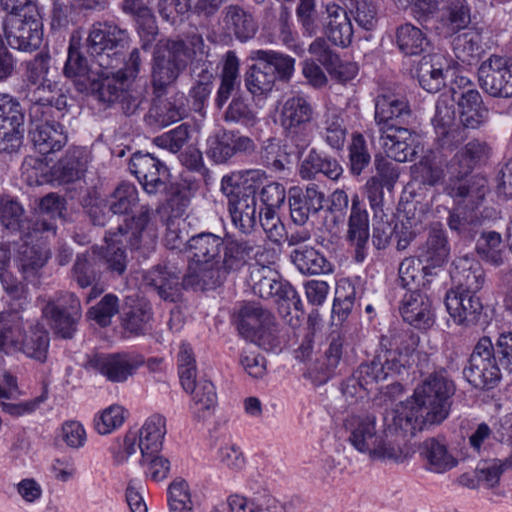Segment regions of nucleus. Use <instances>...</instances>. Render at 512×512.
<instances>
[{
    "label": "nucleus",
    "instance_id": "1",
    "mask_svg": "<svg viewBox=\"0 0 512 512\" xmlns=\"http://www.w3.org/2000/svg\"><path fill=\"white\" fill-rule=\"evenodd\" d=\"M190 259L183 277L185 286L215 288L232 272L241 270L251 259L260 261L264 247L253 239L212 232L189 237Z\"/></svg>",
    "mask_w": 512,
    "mask_h": 512
},
{
    "label": "nucleus",
    "instance_id": "2",
    "mask_svg": "<svg viewBox=\"0 0 512 512\" xmlns=\"http://www.w3.org/2000/svg\"><path fill=\"white\" fill-rule=\"evenodd\" d=\"M455 391L456 385L445 369L432 372L415 388L412 400L393 411L388 431L405 438L442 423L450 413Z\"/></svg>",
    "mask_w": 512,
    "mask_h": 512
},
{
    "label": "nucleus",
    "instance_id": "3",
    "mask_svg": "<svg viewBox=\"0 0 512 512\" xmlns=\"http://www.w3.org/2000/svg\"><path fill=\"white\" fill-rule=\"evenodd\" d=\"M490 148L478 139L469 141L456 152L447 164L448 180L444 192L458 204L469 209L477 208L488 192L486 178L475 175L467 178L473 169L489 156Z\"/></svg>",
    "mask_w": 512,
    "mask_h": 512
},
{
    "label": "nucleus",
    "instance_id": "4",
    "mask_svg": "<svg viewBox=\"0 0 512 512\" xmlns=\"http://www.w3.org/2000/svg\"><path fill=\"white\" fill-rule=\"evenodd\" d=\"M348 443L371 460L404 462L408 450L399 440H389L388 434L377 428L374 414H351L344 420Z\"/></svg>",
    "mask_w": 512,
    "mask_h": 512
},
{
    "label": "nucleus",
    "instance_id": "5",
    "mask_svg": "<svg viewBox=\"0 0 512 512\" xmlns=\"http://www.w3.org/2000/svg\"><path fill=\"white\" fill-rule=\"evenodd\" d=\"M265 178L260 169H249L225 175L222 191L229 196L228 210L232 223L241 232L250 233L258 222L257 189Z\"/></svg>",
    "mask_w": 512,
    "mask_h": 512
},
{
    "label": "nucleus",
    "instance_id": "6",
    "mask_svg": "<svg viewBox=\"0 0 512 512\" xmlns=\"http://www.w3.org/2000/svg\"><path fill=\"white\" fill-rule=\"evenodd\" d=\"M18 303L11 304L12 309L0 313V351L10 353L16 350L22 351L30 358L43 362L46 359L49 346L48 333L36 325L30 327L29 334H24V318L16 309L28 304L25 291L19 298L10 296Z\"/></svg>",
    "mask_w": 512,
    "mask_h": 512
},
{
    "label": "nucleus",
    "instance_id": "7",
    "mask_svg": "<svg viewBox=\"0 0 512 512\" xmlns=\"http://www.w3.org/2000/svg\"><path fill=\"white\" fill-rule=\"evenodd\" d=\"M190 50L181 39L159 41L151 61V85L155 97H162L187 68Z\"/></svg>",
    "mask_w": 512,
    "mask_h": 512
},
{
    "label": "nucleus",
    "instance_id": "8",
    "mask_svg": "<svg viewBox=\"0 0 512 512\" xmlns=\"http://www.w3.org/2000/svg\"><path fill=\"white\" fill-rule=\"evenodd\" d=\"M314 108L308 97L297 94L283 104L280 121L284 131L286 146L295 148L293 153L300 155L310 145L309 124L313 119Z\"/></svg>",
    "mask_w": 512,
    "mask_h": 512
},
{
    "label": "nucleus",
    "instance_id": "9",
    "mask_svg": "<svg viewBox=\"0 0 512 512\" xmlns=\"http://www.w3.org/2000/svg\"><path fill=\"white\" fill-rule=\"evenodd\" d=\"M502 371L491 339L480 338L463 369L464 378L476 389L489 390L500 382Z\"/></svg>",
    "mask_w": 512,
    "mask_h": 512
},
{
    "label": "nucleus",
    "instance_id": "10",
    "mask_svg": "<svg viewBox=\"0 0 512 512\" xmlns=\"http://www.w3.org/2000/svg\"><path fill=\"white\" fill-rule=\"evenodd\" d=\"M129 36L126 30L111 23H95L86 40L87 50L98 57V66L108 70L118 62V55L128 46Z\"/></svg>",
    "mask_w": 512,
    "mask_h": 512
},
{
    "label": "nucleus",
    "instance_id": "11",
    "mask_svg": "<svg viewBox=\"0 0 512 512\" xmlns=\"http://www.w3.org/2000/svg\"><path fill=\"white\" fill-rule=\"evenodd\" d=\"M237 328L241 336L265 350L279 345L274 316L256 304H247L240 309Z\"/></svg>",
    "mask_w": 512,
    "mask_h": 512
},
{
    "label": "nucleus",
    "instance_id": "12",
    "mask_svg": "<svg viewBox=\"0 0 512 512\" xmlns=\"http://www.w3.org/2000/svg\"><path fill=\"white\" fill-rule=\"evenodd\" d=\"M3 32L12 49L30 53L39 49L43 40V24L37 7L6 18Z\"/></svg>",
    "mask_w": 512,
    "mask_h": 512
},
{
    "label": "nucleus",
    "instance_id": "13",
    "mask_svg": "<svg viewBox=\"0 0 512 512\" xmlns=\"http://www.w3.org/2000/svg\"><path fill=\"white\" fill-rule=\"evenodd\" d=\"M250 282L255 295L263 299L273 298L277 303H285L287 308L293 307L302 311V301L295 288L270 267L258 263L250 268Z\"/></svg>",
    "mask_w": 512,
    "mask_h": 512
},
{
    "label": "nucleus",
    "instance_id": "14",
    "mask_svg": "<svg viewBox=\"0 0 512 512\" xmlns=\"http://www.w3.org/2000/svg\"><path fill=\"white\" fill-rule=\"evenodd\" d=\"M419 336L411 329L392 327L380 338L379 348L388 370L400 374L411 365Z\"/></svg>",
    "mask_w": 512,
    "mask_h": 512
},
{
    "label": "nucleus",
    "instance_id": "15",
    "mask_svg": "<svg viewBox=\"0 0 512 512\" xmlns=\"http://www.w3.org/2000/svg\"><path fill=\"white\" fill-rule=\"evenodd\" d=\"M42 314L57 336L72 339L82 317L81 302L74 293H61L46 303Z\"/></svg>",
    "mask_w": 512,
    "mask_h": 512
},
{
    "label": "nucleus",
    "instance_id": "16",
    "mask_svg": "<svg viewBox=\"0 0 512 512\" xmlns=\"http://www.w3.org/2000/svg\"><path fill=\"white\" fill-rule=\"evenodd\" d=\"M144 362V357L136 352L102 353L91 357L86 368L100 374L112 383H124L136 373Z\"/></svg>",
    "mask_w": 512,
    "mask_h": 512
},
{
    "label": "nucleus",
    "instance_id": "17",
    "mask_svg": "<svg viewBox=\"0 0 512 512\" xmlns=\"http://www.w3.org/2000/svg\"><path fill=\"white\" fill-rule=\"evenodd\" d=\"M129 170L147 194L156 195L167 189L168 169L154 154L135 152L129 161Z\"/></svg>",
    "mask_w": 512,
    "mask_h": 512
},
{
    "label": "nucleus",
    "instance_id": "18",
    "mask_svg": "<svg viewBox=\"0 0 512 512\" xmlns=\"http://www.w3.org/2000/svg\"><path fill=\"white\" fill-rule=\"evenodd\" d=\"M481 87L491 96L508 98L512 96V60L508 57L491 55L478 69Z\"/></svg>",
    "mask_w": 512,
    "mask_h": 512
},
{
    "label": "nucleus",
    "instance_id": "19",
    "mask_svg": "<svg viewBox=\"0 0 512 512\" xmlns=\"http://www.w3.org/2000/svg\"><path fill=\"white\" fill-rule=\"evenodd\" d=\"M26 98L31 103L29 109L31 119L41 120L51 116L53 108L60 112L67 107L66 91L56 81L27 88Z\"/></svg>",
    "mask_w": 512,
    "mask_h": 512
},
{
    "label": "nucleus",
    "instance_id": "20",
    "mask_svg": "<svg viewBox=\"0 0 512 512\" xmlns=\"http://www.w3.org/2000/svg\"><path fill=\"white\" fill-rule=\"evenodd\" d=\"M412 118L408 100L393 93L379 94L375 99V121L379 131L389 127H407Z\"/></svg>",
    "mask_w": 512,
    "mask_h": 512
},
{
    "label": "nucleus",
    "instance_id": "21",
    "mask_svg": "<svg viewBox=\"0 0 512 512\" xmlns=\"http://www.w3.org/2000/svg\"><path fill=\"white\" fill-rule=\"evenodd\" d=\"M325 194L315 183H309L305 189L292 187L288 202L292 221L299 226L305 225L311 216L323 209Z\"/></svg>",
    "mask_w": 512,
    "mask_h": 512
},
{
    "label": "nucleus",
    "instance_id": "22",
    "mask_svg": "<svg viewBox=\"0 0 512 512\" xmlns=\"http://www.w3.org/2000/svg\"><path fill=\"white\" fill-rule=\"evenodd\" d=\"M445 305L450 317L458 325L471 327L478 324L483 317V304L474 294L448 291Z\"/></svg>",
    "mask_w": 512,
    "mask_h": 512
},
{
    "label": "nucleus",
    "instance_id": "23",
    "mask_svg": "<svg viewBox=\"0 0 512 512\" xmlns=\"http://www.w3.org/2000/svg\"><path fill=\"white\" fill-rule=\"evenodd\" d=\"M325 14L322 27L327 39L335 46L348 47L352 42L354 31L346 8L334 2L328 3L325 6Z\"/></svg>",
    "mask_w": 512,
    "mask_h": 512
},
{
    "label": "nucleus",
    "instance_id": "24",
    "mask_svg": "<svg viewBox=\"0 0 512 512\" xmlns=\"http://www.w3.org/2000/svg\"><path fill=\"white\" fill-rule=\"evenodd\" d=\"M381 133L382 148L397 162L412 161L417 154L415 133L408 127H389Z\"/></svg>",
    "mask_w": 512,
    "mask_h": 512
},
{
    "label": "nucleus",
    "instance_id": "25",
    "mask_svg": "<svg viewBox=\"0 0 512 512\" xmlns=\"http://www.w3.org/2000/svg\"><path fill=\"white\" fill-rule=\"evenodd\" d=\"M48 117L41 120L31 119L29 131L35 149L43 155L59 151L67 143L63 126L55 121H49Z\"/></svg>",
    "mask_w": 512,
    "mask_h": 512
},
{
    "label": "nucleus",
    "instance_id": "26",
    "mask_svg": "<svg viewBox=\"0 0 512 512\" xmlns=\"http://www.w3.org/2000/svg\"><path fill=\"white\" fill-rule=\"evenodd\" d=\"M369 236L368 212L358 195H354L348 220L347 239L355 248V260L359 263L363 262L367 256Z\"/></svg>",
    "mask_w": 512,
    "mask_h": 512
},
{
    "label": "nucleus",
    "instance_id": "27",
    "mask_svg": "<svg viewBox=\"0 0 512 512\" xmlns=\"http://www.w3.org/2000/svg\"><path fill=\"white\" fill-rule=\"evenodd\" d=\"M405 322L418 329H428L434 322L432 302L419 290H411L403 296L399 307Z\"/></svg>",
    "mask_w": 512,
    "mask_h": 512
},
{
    "label": "nucleus",
    "instance_id": "28",
    "mask_svg": "<svg viewBox=\"0 0 512 512\" xmlns=\"http://www.w3.org/2000/svg\"><path fill=\"white\" fill-rule=\"evenodd\" d=\"M122 236H124L123 226H118L115 231L110 230L105 236L107 243L105 247L93 248V254H96L99 264L116 277L122 276L128 265L126 251L118 245L121 241L119 237Z\"/></svg>",
    "mask_w": 512,
    "mask_h": 512
},
{
    "label": "nucleus",
    "instance_id": "29",
    "mask_svg": "<svg viewBox=\"0 0 512 512\" xmlns=\"http://www.w3.org/2000/svg\"><path fill=\"white\" fill-rule=\"evenodd\" d=\"M450 275L455 288L449 291L477 295L485 283V273L482 267L469 257L455 260Z\"/></svg>",
    "mask_w": 512,
    "mask_h": 512
},
{
    "label": "nucleus",
    "instance_id": "30",
    "mask_svg": "<svg viewBox=\"0 0 512 512\" xmlns=\"http://www.w3.org/2000/svg\"><path fill=\"white\" fill-rule=\"evenodd\" d=\"M151 212L148 205L141 206L139 214L132 217L125 228L123 227L124 231L130 230L129 244L132 249L144 248L151 251L155 248L158 233L156 225L151 222Z\"/></svg>",
    "mask_w": 512,
    "mask_h": 512
},
{
    "label": "nucleus",
    "instance_id": "31",
    "mask_svg": "<svg viewBox=\"0 0 512 512\" xmlns=\"http://www.w3.org/2000/svg\"><path fill=\"white\" fill-rule=\"evenodd\" d=\"M89 162V155L82 147H71L53 166L51 174L59 184H69L80 180Z\"/></svg>",
    "mask_w": 512,
    "mask_h": 512
},
{
    "label": "nucleus",
    "instance_id": "32",
    "mask_svg": "<svg viewBox=\"0 0 512 512\" xmlns=\"http://www.w3.org/2000/svg\"><path fill=\"white\" fill-rule=\"evenodd\" d=\"M450 253L445 231L441 224L431 225L428 237L423 246L419 248L418 262L423 263V270L442 266Z\"/></svg>",
    "mask_w": 512,
    "mask_h": 512
},
{
    "label": "nucleus",
    "instance_id": "33",
    "mask_svg": "<svg viewBox=\"0 0 512 512\" xmlns=\"http://www.w3.org/2000/svg\"><path fill=\"white\" fill-rule=\"evenodd\" d=\"M0 224L8 234L30 237L34 229L23 206L9 195L0 196Z\"/></svg>",
    "mask_w": 512,
    "mask_h": 512
},
{
    "label": "nucleus",
    "instance_id": "34",
    "mask_svg": "<svg viewBox=\"0 0 512 512\" xmlns=\"http://www.w3.org/2000/svg\"><path fill=\"white\" fill-rule=\"evenodd\" d=\"M342 173L343 169L334 157L314 148L309 151L299 166V176L307 181L316 179L319 174L331 180H337Z\"/></svg>",
    "mask_w": 512,
    "mask_h": 512
},
{
    "label": "nucleus",
    "instance_id": "35",
    "mask_svg": "<svg viewBox=\"0 0 512 512\" xmlns=\"http://www.w3.org/2000/svg\"><path fill=\"white\" fill-rule=\"evenodd\" d=\"M40 229L31 230L30 237H19L23 244L18 249L20 267L24 273L33 274L41 269L51 256V251L43 241L37 240Z\"/></svg>",
    "mask_w": 512,
    "mask_h": 512
},
{
    "label": "nucleus",
    "instance_id": "36",
    "mask_svg": "<svg viewBox=\"0 0 512 512\" xmlns=\"http://www.w3.org/2000/svg\"><path fill=\"white\" fill-rule=\"evenodd\" d=\"M192 397V409L195 418L204 420L210 417L217 405V393L214 384L205 378L191 379L188 386H182Z\"/></svg>",
    "mask_w": 512,
    "mask_h": 512
},
{
    "label": "nucleus",
    "instance_id": "37",
    "mask_svg": "<svg viewBox=\"0 0 512 512\" xmlns=\"http://www.w3.org/2000/svg\"><path fill=\"white\" fill-rule=\"evenodd\" d=\"M424 468L432 473H445L458 465V460L448 451L447 445L438 438L426 439L420 447Z\"/></svg>",
    "mask_w": 512,
    "mask_h": 512
},
{
    "label": "nucleus",
    "instance_id": "38",
    "mask_svg": "<svg viewBox=\"0 0 512 512\" xmlns=\"http://www.w3.org/2000/svg\"><path fill=\"white\" fill-rule=\"evenodd\" d=\"M276 22L267 35L270 44H281L296 54L303 52L302 46L297 42V32L293 28L291 11L284 5L272 8Z\"/></svg>",
    "mask_w": 512,
    "mask_h": 512
},
{
    "label": "nucleus",
    "instance_id": "39",
    "mask_svg": "<svg viewBox=\"0 0 512 512\" xmlns=\"http://www.w3.org/2000/svg\"><path fill=\"white\" fill-rule=\"evenodd\" d=\"M457 98L459 117L462 126L476 129L485 121L487 110L483 106L480 93L472 88L458 93L453 89V97Z\"/></svg>",
    "mask_w": 512,
    "mask_h": 512
},
{
    "label": "nucleus",
    "instance_id": "40",
    "mask_svg": "<svg viewBox=\"0 0 512 512\" xmlns=\"http://www.w3.org/2000/svg\"><path fill=\"white\" fill-rule=\"evenodd\" d=\"M445 59L438 54L423 56L416 67L419 85L429 93H437L445 86Z\"/></svg>",
    "mask_w": 512,
    "mask_h": 512
},
{
    "label": "nucleus",
    "instance_id": "41",
    "mask_svg": "<svg viewBox=\"0 0 512 512\" xmlns=\"http://www.w3.org/2000/svg\"><path fill=\"white\" fill-rule=\"evenodd\" d=\"M440 34L450 37L467 28L471 22L470 8L466 0H443L440 15Z\"/></svg>",
    "mask_w": 512,
    "mask_h": 512
},
{
    "label": "nucleus",
    "instance_id": "42",
    "mask_svg": "<svg viewBox=\"0 0 512 512\" xmlns=\"http://www.w3.org/2000/svg\"><path fill=\"white\" fill-rule=\"evenodd\" d=\"M63 72L67 78L73 80L78 91L83 93L91 87V81H94L99 71L88 64V60L76 47L70 45Z\"/></svg>",
    "mask_w": 512,
    "mask_h": 512
},
{
    "label": "nucleus",
    "instance_id": "43",
    "mask_svg": "<svg viewBox=\"0 0 512 512\" xmlns=\"http://www.w3.org/2000/svg\"><path fill=\"white\" fill-rule=\"evenodd\" d=\"M185 113L184 94L177 92L166 99L156 97V102L150 109L148 118L150 123L166 127L181 120Z\"/></svg>",
    "mask_w": 512,
    "mask_h": 512
},
{
    "label": "nucleus",
    "instance_id": "44",
    "mask_svg": "<svg viewBox=\"0 0 512 512\" xmlns=\"http://www.w3.org/2000/svg\"><path fill=\"white\" fill-rule=\"evenodd\" d=\"M138 433V447L143 457L159 453L166 435V419L162 415L150 416Z\"/></svg>",
    "mask_w": 512,
    "mask_h": 512
},
{
    "label": "nucleus",
    "instance_id": "45",
    "mask_svg": "<svg viewBox=\"0 0 512 512\" xmlns=\"http://www.w3.org/2000/svg\"><path fill=\"white\" fill-rule=\"evenodd\" d=\"M99 261L96 254H79L76 257L75 263L72 268V278L81 288L92 286V290L88 296V300L95 298L102 292V289L97 290L95 284L100 279Z\"/></svg>",
    "mask_w": 512,
    "mask_h": 512
},
{
    "label": "nucleus",
    "instance_id": "46",
    "mask_svg": "<svg viewBox=\"0 0 512 512\" xmlns=\"http://www.w3.org/2000/svg\"><path fill=\"white\" fill-rule=\"evenodd\" d=\"M292 263L304 275H320L332 272V264L318 250L300 246L290 254Z\"/></svg>",
    "mask_w": 512,
    "mask_h": 512
},
{
    "label": "nucleus",
    "instance_id": "47",
    "mask_svg": "<svg viewBox=\"0 0 512 512\" xmlns=\"http://www.w3.org/2000/svg\"><path fill=\"white\" fill-rule=\"evenodd\" d=\"M144 282L164 301L176 302L181 295V282L170 277L162 265H156L144 275Z\"/></svg>",
    "mask_w": 512,
    "mask_h": 512
},
{
    "label": "nucleus",
    "instance_id": "48",
    "mask_svg": "<svg viewBox=\"0 0 512 512\" xmlns=\"http://www.w3.org/2000/svg\"><path fill=\"white\" fill-rule=\"evenodd\" d=\"M318 129L320 137L329 147L335 150L344 147L347 127L341 113L336 110L326 111Z\"/></svg>",
    "mask_w": 512,
    "mask_h": 512
},
{
    "label": "nucleus",
    "instance_id": "49",
    "mask_svg": "<svg viewBox=\"0 0 512 512\" xmlns=\"http://www.w3.org/2000/svg\"><path fill=\"white\" fill-rule=\"evenodd\" d=\"M223 21L228 30L241 42L253 38L257 32V25L253 17L238 5H229L222 12Z\"/></svg>",
    "mask_w": 512,
    "mask_h": 512
},
{
    "label": "nucleus",
    "instance_id": "50",
    "mask_svg": "<svg viewBox=\"0 0 512 512\" xmlns=\"http://www.w3.org/2000/svg\"><path fill=\"white\" fill-rule=\"evenodd\" d=\"M125 81L120 79L117 74L109 75L108 71L101 70L94 81H91V87L83 93L94 95L99 101L107 104L114 103L120 99L123 94Z\"/></svg>",
    "mask_w": 512,
    "mask_h": 512
},
{
    "label": "nucleus",
    "instance_id": "51",
    "mask_svg": "<svg viewBox=\"0 0 512 512\" xmlns=\"http://www.w3.org/2000/svg\"><path fill=\"white\" fill-rule=\"evenodd\" d=\"M228 506L231 512H285L276 499L266 494L250 497L232 494L228 497Z\"/></svg>",
    "mask_w": 512,
    "mask_h": 512
},
{
    "label": "nucleus",
    "instance_id": "52",
    "mask_svg": "<svg viewBox=\"0 0 512 512\" xmlns=\"http://www.w3.org/2000/svg\"><path fill=\"white\" fill-rule=\"evenodd\" d=\"M250 59L269 65L276 79L284 82L290 81L295 71V59L275 50H253L250 53Z\"/></svg>",
    "mask_w": 512,
    "mask_h": 512
},
{
    "label": "nucleus",
    "instance_id": "53",
    "mask_svg": "<svg viewBox=\"0 0 512 512\" xmlns=\"http://www.w3.org/2000/svg\"><path fill=\"white\" fill-rule=\"evenodd\" d=\"M151 305L144 301H137L121 314V327L133 336L144 335L152 319Z\"/></svg>",
    "mask_w": 512,
    "mask_h": 512
},
{
    "label": "nucleus",
    "instance_id": "54",
    "mask_svg": "<svg viewBox=\"0 0 512 512\" xmlns=\"http://www.w3.org/2000/svg\"><path fill=\"white\" fill-rule=\"evenodd\" d=\"M390 374H394L386 367V362L381 353L367 363L361 364L354 375L363 384L369 393L380 390L379 383L386 380Z\"/></svg>",
    "mask_w": 512,
    "mask_h": 512
},
{
    "label": "nucleus",
    "instance_id": "55",
    "mask_svg": "<svg viewBox=\"0 0 512 512\" xmlns=\"http://www.w3.org/2000/svg\"><path fill=\"white\" fill-rule=\"evenodd\" d=\"M476 252L483 261L495 267L503 265L505 246L500 233L495 231L482 232L476 243Z\"/></svg>",
    "mask_w": 512,
    "mask_h": 512
},
{
    "label": "nucleus",
    "instance_id": "56",
    "mask_svg": "<svg viewBox=\"0 0 512 512\" xmlns=\"http://www.w3.org/2000/svg\"><path fill=\"white\" fill-rule=\"evenodd\" d=\"M482 37L476 30H468L453 40L455 57L464 64L471 65L478 61L482 54Z\"/></svg>",
    "mask_w": 512,
    "mask_h": 512
},
{
    "label": "nucleus",
    "instance_id": "57",
    "mask_svg": "<svg viewBox=\"0 0 512 512\" xmlns=\"http://www.w3.org/2000/svg\"><path fill=\"white\" fill-rule=\"evenodd\" d=\"M276 81L273 69L266 63L253 64L245 74V85L253 95L272 91Z\"/></svg>",
    "mask_w": 512,
    "mask_h": 512
},
{
    "label": "nucleus",
    "instance_id": "58",
    "mask_svg": "<svg viewBox=\"0 0 512 512\" xmlns=\"http://www.w3.org/2000/svg\"><path fill=\"white\" fill-rule=\"evenodd\" d=\"M397 45L405 55H418L426 50L429 41L426 35L412 24L401 25L397 29Z\"/></svg>",
    "mask_w": 512,
    "mask_h": 512
},
{
    "label": "nucleus",
    "instance_id": "59",
    "mask_svg": "<svg viewBox=\"0 0 512 512\" xmlns=\"http://www.w3.org/2000/svg\"><path fill=\"white\" fill-rule=\"evenodd\" d=\"M138 202L136 186L126 182L118 185L107 200L109 211L114 215L128 214Z\"/></svg>",
    "mask_w": 512,
    "mask_h": 512
},
{
    "label": "nucleus",
    "instance_id": "60",
    "mask_svg": "<svg viewBox=\"0 0 512 512\" xmlns=\"http://www.w3.org/2000/svg\"><path fill=\"white\" fill-rule=\"evenodd\" d=\"M51 56L48 52H39L32 59L25 62V81L27 88L52 81Z\"/></svg>",
    "mask_w": 512,
    "mask_h": 512
},
{
    "label": "nucleus",
    "instance_id": "61",
    "mask_svg": "<svg viewBox=\"0 0 512 512\" xmlns=\"http://www.w3.org/2000/svg\"><path fill=\"white\" fill-rule=\"evenodd\" d=\"M169 512H194L190 487L183 478H176L168 486Z\"/></svg>",
    "mask_w": 512,
    "mask_h": 512
},
{
    "label": "nucleus",
    "instance_id": "62",
    "mask_svg": "<svg viewBox=\"0 0 512 512\" xmlns=\"http://www.w3.org/2000/svg\"><path fill=\"white\" fill-rule=\"evenodd\" d=\"M258 156L260 163L274 172H282L286 168L287 155L282 152L280 142L276 138L270 137L264 140L260 146Z\"/></svg>",
    "mask_w": 512,
    "mask_h": 512
},
{
    "label": "nucleus",
    "instance_id": "63",
    "mask_svg": "<svg viewBox=\"0 0 512 512\" xmlns=\"http://www.w3.org/2000/svg\"><path fill=\"white\" fill-rule=\"evenodd\" d=\"M413 180L422 185L435 186L443 182V169L430 157H423L411 167Z\"/></svg>",
    "mask_w": 512,
    "mask_h": 512
},
{
    "label": "nucleus",
    "instance_id": "64",
    "mask_svg": "<svg viewBox=\"0 0 512 512\" xmlns=\"http://www.w3.org/2000/svg\"><path fill=\"white\" fill-rule=\"evenodd\" d=\"M348 150L350 171L352 175L359 176L371 162V155L366 140L361 133L352 134Z\"/></svg>",
    "mask_w": 512,
    "mask_h": 512
}]
</instances>
